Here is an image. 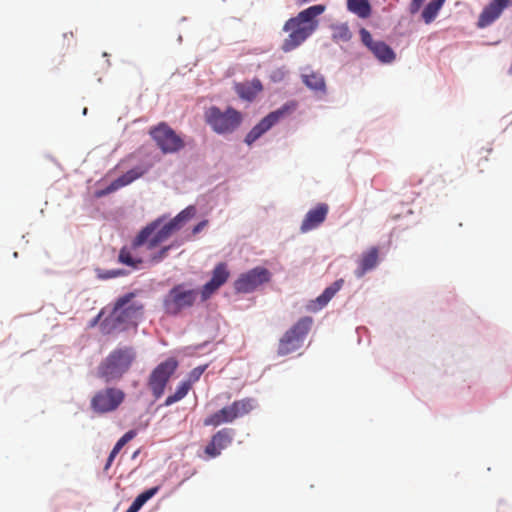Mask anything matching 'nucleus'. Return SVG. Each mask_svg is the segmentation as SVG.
Here are the masks:
<instances>
[{"label":"nucleus","mask_w":512,"mask_h":512,"mask_svg":"<svg viewBox=\"0 0 512 512\" xmlns=\"http://www.w3.org/2000/svg\"><path fill=\"white\" fill-rule=\"evenodd\" d=\"M325 10V5H313L288 19L283 26V31L287 32L288 36L284 39L281 49L290 52L305 42L318 28L317 17Z\"/></svg>","instance_id":"nucleus-1"},{"label":"nucleus","mask_w":512,"mask_h":512,"mask_svg":"<svg viewBox=\"0 0 512 512\" xmlns=\"http://www.w3.org/2000/svg\"><path fill=\"white\" fill-rule=\"evenodd\" d=\"M195 213V207L189 206L159 229V220L150 223L135 237L133 240V248L138 249L145 246L148 250L155 249L170 238L173 233L178 231L183 223L191 219Z\"/></svg>","instance_id":"nucleus-2"},{"label":"nucleus","mask_w":512,"mask_h":512,"mask_svg":"<svg viewBox=\"0 0 512 512\" xmlns=\"http://www.w3.org/2000/svg\"><path fill=\"white\" fill-rule=\"evenodd\" d=\"M136 294L129 292L119 297L112 312L101 323V332L110 334L118 329H125L128 325H136L143 315L144 305L135 300Z\"/></svg>","instance_id":"nucleus-3"},{"label":"nucleus","mask_w":512,"mask_h":512,"mask_svg":"<svg viewBox=\"0 0 512 512\" xmlns=\"http://www.w3.org/2000/svg\"><path fill=\"white\" fill-rule=\"evenodd\" d=\"M136 358L134 347H116L100 362L97 375L106 383L119 381L131 369Z\"/></svg>","instance_id":"nucleus-4"},{"label":"nucleus","mask_w":512,"mask_h":512,"mask_svg":"<svg viewBox=\"0 0 512 512\" xmlns=\"http://www.w3.org/2000/svg\"><path fill=\"white\" fill-rule=\"evenodd\" d=\"M198 297L196 289L188 288L185 283L172 287L163 299V309L167 315L177 316L194 306Z\"/></svg>","instance_id":"nucleus-5"},{"label":"nucleus","mask_w":512,"mask_h":512,"mask_svg":"<svg viewBox=\"0 0 512 512\" xmlns=\"http://www.w3.org/2000/svg\"><path fill=\"white\" fill-rule=\"evenodd\" d=\"M312 323L313 320L311 317H303L299 319L280 338L277 354L279 356H286L300 349L311 329Z\"/></svg>","instance_id":"nucleus-6"},{"label":"nucleus","mask_w":512,"mask_h":512,"mask_svg":"<svg viewBox=\"0 0 512 512\" xmlns=\"http://www.w3.org/2000/svg\"><path fill=\"white\" fill-rule=\"evenodd\" d=\"M205 120L214 132L228 134L239 127L242 122V115L231 107L221 111L220 108L212 106L205 112Z\"/></svg>","instance_id":"nucleus-7"},{"label":"nucleus","mask_w":512,"mask_h":512,"mask_svg":"<svg viewBox=\"0 0 512 512\" xmlns=\"http://www.w3.org/2000/svg\"><path fill=\"white\" fill-rule=\"evenodd\" d=\"M126 397L122 389L106 387L97 391L90 401L91 409L97 414H106L119 408Z\"/></svg>","instance_id":"nucleus-8"},{"label":"nucleus","mask_w":512,"mask_h":512,"mask_svg":"<svg viewBox=\"0 0 512 512\" xmlns=\"http://www.w3.org/2000/svg\"><path fill=\"white\" fill-rule=\"evenodd\" d=\"M149 134L164 154L176 153L185 146L181 136L164 122L152 127Z\"/></svg>","instance_id":"nucleus-9"},{"label":"nucleus","mask_w":512,"mask_h":512,"mask_svg":"<svg viewBox=\"0 0 512 512\" xmlns=\"http://www.w3.org/2000/svg\"><path fill=\"white\" fill-rule=\"evenodd\" d=\"M271 272L262 266H257L241 273L234 281V289L237 293L248 294L254 292L261 285L270 282Z\"/></svg>","instance_id":"nucleus-10"},{"label":"nucleus","mask_w":512,"mask_h":512,"mask_svg":"<svg viewBox=\"0 0 512 512\" xmlns=\"http://www.w3.org/2000/svg\"><path fill=\"white\" fill-rule=\"evenodd\" d=\"M177 366L178 362L174 358H169L157 365L151 372L148 386L155 399H159L163 395L165 387Z\"/></svg>","instance_id":"nucleus-11"},{"label":"nucleus","mask_w":512,"mask_h":512,"mask_svg":"<svg viewBox=\"0 0 512 512\" xmlns=\"http://www.w3.org/2000/svg\"><path fill=\"white\" fill-rule=\"evenodd\" d=\"M297 107L295 101L285 103L279 109L270 112L265 116L257 125H255L251 131L246 135L245 142L248 145L254 143L260 138L266 131L273 127L281 118L292 113Z\"/></svg>","instance_id":"nucleus-12"},{"label":"nucleus","mask_w":512,"mask_h":512,"mask_svg":"<svg viewBox=\"0 0 512 512\" xmlns=\"http://www.w3.org/2000/svg\"><path fill=\"white\" fill-rule=\"evenodd\" d=\"M297 107L295 101L285 103L279 109L270 112L265 116L257 125H255L251 131L246 135L245 142L248 145L254 143L260 138L266 131L273 127L281 118L292 113Z\"/></svg>","instance_id":"nucleus-13"},{"label":"nucleus","mask_w":512,"mask_h":512,"mask_svg":"<svg viewBox=\"0 0 512 512\" xmlns=\"http://www.w3.org/2000/svg\"><path fill=\"white\" fill-rule=\"evenodd\" d=\"M359 33L362 43L380 62L388 64L395 60V52L384 41L374 40L371 33L365 28H362Z\"/></svg>","instance_id":"nucleus-14"},{"label":"nucleus","mask_w":512,"mask_h":512,"mask_svg":"<svg viewBox=\"0 0 512 512\" xmlns=\"http://www.w3.org/2000/svg\"><path fill=\"white\" fill-rule=\"evenodd\" d=\"M230 276L227 264L218 263L212 271L211 279L203 285L200 294L202 301L208 300L222 285H224Z\"/></svg>","instance_id":"nucleus-15"},{"label":"nucleus","mask_w":512,"mask_h":512,"mask_svg":"<svg viewBox=\"0 0 512 512\" xmlns=\"http://www.w3.org/2000/svg\"><path fill=\"white\" fill-rule=\"evenodd\" d=\"M234 430L232 428H223L215 433L205 448V453L210 458H215L221 454V451L227 448L233 441Z\"/></svg>","instance_id":"nucleus-16"},{"label":"nucleus","mask_w":512,"mask_h":512,"mask_svg":"<svg viewBox=\"0 0 512 512\" xmlns=\"http://www.w3.org/2000/svg\"><path fill=\"white\" fill-rule=\"evenodd\" d=\"M329 212V206L326 203H319L310 209L302 220L300 231L307 233L318 228L326 219Z\"/></svg>","instance_id":"nucleus-17"},{"label":"nucleus","mask_w":512,"mask_h":512,"mask_svg":"<svg viewBox=\"0 0 512 512\" xmlns=\"http://www.w3.org/2000/svg\"><path fill=\"white\" fill-rule=\"evenodd\" d=\"M510 0H491L479 15L477 25L480 28L487 27L496 21L502 12L509 6Z\"/></svg>","instance_id":"nucleus-18"},{"label":"nucleus","mask_w":512,"mask_h":512,"mask_svg":"<svg viewBox=\"0 0 512 512\" xmlns=\"http://www.w3.org/2000/svg\"><path fill=\"white\" fill-rule=\"evenodd\" d=\"M235 89L240 98L252 101L263 90V86L261 81L255 78L250 82L237 84Z\"/></svg>","instance_id":"nucleus-19"},{"label":"nucleus","mask_w":512,"mask_h":512,"mask_svg":"<svg viewBox=\"0 0 512 512\" xmlns=\"http://www.w3.org/2000/svg\"><path fill=\"white\" fill-rule=\"evenodd\" d=\"M378 248L371 247L368 251L364 252L359 260V267L355 271L357 277H362L367 271L376 267L378 263Z\"/></svg>","instance_id":"nucleus-20"},{"label":"nucleus","mask_w":512,"mask_h":512,"mask_svg":"<svg viewBox=\"0 0 512 512\" xmlns=\"http://www.w3.org/2000/svg\"><path fill=\"white\" fill-rule=\"evenodd\" d=\"M235 419H237V418H236L235 414L233 413V408L231 405H229V406L223 407L219 411H217V412L211 414L209 417H207L204 420V425L217 427L224 423H231Z\"/></svg>","instance_id":"nucleus-21"},{"label":"nucleus","mask_w":512,"mask_h":512,"mask_svg":"<svg viewBox=\"0 0 512 512\" xmlns=\"http://www.w3.org/2000/svg\"><path fill=\"white\" fill-rule=\"evenodd\" d=\"M344 283L343 279L336 280L330 286H328L321 295H319L315 301H313L314 307L312 310L316 311L325 307L328 302L335 296V294L342 288Z\"/></svg>","instance_id":"nucleus-22"},{"label":"nucleus","mask_w":512,"mask_h":512,"mask_svg":"<svg viewBox=\"0 0 512 512\" xmlns=\"http://www.w3.org/2000/svg\"><path fill=\"white\" fill-rule=\"evenodd\" d=\"M303 83L311 90L326 93V83L323 75L319 72L310 71L301 75Z\"/></svg>","instance_id":"nucleus-23"},{"label":"nucleus","mask_w":512,"mask_h":512,"mask_svg":"<svg viewBox=\"0 0 512 512\" xmlns=\"http://www.w3.org/2000/svg\"><path fill=\"white\" fill-rule=\"evenodd\" d=\"M347 9L362 19L370 17L372 12L368 0H347Z\"/></svg>","instance_id":"nucleus-24"},{"label":"nucleus","mask_w":512,"mask_h":512,"mask_svg":"<svg viewBox=\"0 0 512 512\" xmlns=\"http://www.w3.org/2000/svg\"><path fill=\"white\" fill-rule=\"evenodd\" d=\"M142 174H143V172L140 171L139 169H131V170L127 171L125 174H123L122 176L115 179L109 185L107 190H108V192H113L121 187H124V186L132 183L134 180L138 179L139 177H141Z\"/></svg>","instance_id":"nucleus-25"},{"label":"nucleus","mask_w":512,"mask_h":512,"mask_svg":"<svg viewBox=\"0 0 512 512\" xmlns=\"http://www.w3.org/2000/svg\"><path fill=\"white\" fill-rule=\"evenodd\" d=\"M136 249L133 248V244L130 248L123 247L118 255V261L121 264L132 267L134 269L138 268V266L142 263V259L138 256L133 255V251Z\"/></svg>","instance_id":"nucleus-26"},{"label":"nucleus","mask_w":512,"mask_h":512,"mask_svg":"<svg viewBox=\"0 0 512 512\" xmlns=\"http://www.w3.org/2000/svg\"><path fill=\"white\" fill-rule=\"evenodd\" d=\"M332 39L334 42H349L352 38V33L347 23H338L331 25Z\"/></svg>","instance_id":"nucleus-27"},{"label":"nucleus","mask_w":512,"mask_h":512,"mask_svg":"<svg viewBox=\"0 0 512 512\" xmlns=\"http://www.w3.org/2000/svg\"><path fill=\"white\" fill-rule=\"evenodd\" d=\"M445 0H432L422 11V19L425 23H431L437 16L438 12L442 8Z\"/></svg>","instance_id":"nucleus-28"},{"label":"nucleus","mask_w":512,"mask_h":512,"mask_svg":"<svg viewBox=\"0 0 512 512\" xmlns=\"http://www.w3.org/2000/svg\"><path fill=\"white\" fill-rule=\"evenodd\" d=\"M233 408V413L236 418L243 417L247 415L254 408V401L251 398H245L241 400L234 401L231 404Z\"/></svg>","instance_id":"nucleus-29"},{"label":"nucleus","mask_w":512,"mask_h":512,"mask_svg":"<svg viewBox=\"0 0 512 512\" xmlns=\"http://www.w3.org/2000/svg\"><path fill=\"white\" fill-rule=\"evenodd\" d=\"M192 387L190 386V383H186L185 381H182L180 385L177 387L174 394L168 396L164 402L165 406H170L180 400H182L189 392V390Z\"/></svg>","instance_id":"nucleus-30"},{"label":"nucleus","mask_w":512,"mask_h":512,"mask_svg":"<svg viewBox=\"0 0 512 512\" xmlns=\"http://www.w3.org/2000/svg\"><path fill=\"white\" fill-rule=\"evenodd\" d=\"M206 368V365L195 367L190 371L188 378L184 381L186 383H190V386L192 387V385L200 379Z\"/></svg>","instance_id":"nucleus-31"},{"label":"nucleus","mask_w":512,"mask_h":512,"mask_svg":"<svg viewBox=\"0 0 512 512\" xmlns=\"http://www.w3.org/2000/svg\"><path fill=\"white\" fill-rule=\"evenodd\" d=\"M287 73L288 71L285 67L276 68L271 72L270 79L273 82H281L286 78Z\"/></svg>","instance_id":"nucleus-32"},{"label":"nucleus","mask_w":512,"mask_h":512,"mask_svg":"<svg viewBox=\"0 0 512 512\" xmlns=\"http://www.w3.org/2000/svg\"><path fill=\"white\" fill-rule=\"evenodd\" d=\"M159 490V487H152L141 494H139L136 498L142 504H145L149 499H151Z\"/></svg>","instance_id":"nucleus-33"},{"label":"nucleus","mask_w":512,"mask_h":512,"mask_svg":"<svg viewBox=\"0 0 512 512\" xmlns=\"http://www.w3.org/2000/svg\"><path fill=\"white\" fill-rule=\"evenodd\" d=\"M123 275H125V272L120 269L108 270V271H103V272L98 273V277L103 280L110 279V278H116V277L123 276Z\"/></svg>","instance_id":"nucleus-34"},{"label":"nucleus","mask_w":512,"mask_h":512,"mask_svg":"<svg viewBox=\"0 0 512 512\" xmlns=\"http://www.w3.org/2000/svg\"><path fill=\"white\" fill-rule=\"evenodd\" d=\"M170 246L162 247L157 253L151 255V260L153 262H159L167 256L168 251L170 250Z\"/></svg>","instance_id":"nucleus-35"},{"label":"nucleus","mask_w":512,"mask_h":512,"mask_svg":"<svg viewBox=\"0 0 512 512\" xmlns=\"http://www.w3.org/2000/svg\"><path fill=\"white\" fill-rule=\"evenodd\" d=\"M136 434L137 433L135 430H129L118 441L122 445H126L129 441H131L136 436Z\"/></svg>","instance_id":"nucleus-36"},{"label":"nucleus","mask_w":512,"mask_h":512,"mask_svg":"<svg viewBox=\"0 0 512 512\" xmlns=\"http://www.w3.org/2000/svg\"><path fill=\"white\" fill-rule=\"evenodd\" d=\"M143 505L144 504H142L141 502H139L137 498H135V500L132 502V504L126 510V512H138Z\"/></svg>","instance_id":"nucleus-37"},{"label":"nucleus","mask_w":512,"mask_h":512,"mask_svg":"<svg viewBox=\"0 0 512 512\" xmlns=\"http://www.w3.org/2000/svg\"><path fill=\"white\" fill-rule=\"evenodd\" d=\"M118 453L119 452H114V449H112V451L110 452L108 459L106 461L105 467H104L105 471H107L111 467V465Z\"/></svg>","instance_id":"nucleus-38"},{"label":"nucleus","mask_w":512,"mask_h":512,"mask_svg":"<svg viewBox=\"0 0 512 512\" xmlns=\"http://www.w3.org/2000/svg\"><path fill=\"white\" fill-rule=\"evenodd\" d=\"M118 453L119 452H114V449H112V451L110 452L108 459L106 461L105 467H104L105 471H107L111 467V465Z\"/></svg>","instance_id":"nucleus-39"},{"label":"nucleus","mask_w":512,"mask_h":512,"mask_svg":"<svg viewBox=\"0 0 512 512\" xmlns=\"http://www.w3.org/2000/svg\"><path fill=\"white\" fill-rule=\"evenodd\" d=\"M423 1L420 0H412V3L410 5V12L412 14L418 12L422 6Z\"/></svg>","instance_id":"nucleus-40"},{"label":"nucleus","mask_w":512,"mask_h":512,"mask_svg":"<svg viewBox=\"0 0 512 512\" xmlns=\"http://www.w3.org/2000/svg\"><path fill=\"white\" fill-rule=\"evenodd\" d=\"M423 1L420 0H412V3L410 5V12L412 14L418 12L422 6Z\"/></svg>","instance_id":"nucleus-41"},{"label":"nucleus","mask_w":512,"mask_h":512,"mask_svg":"<svg viewBox=\"0 0 512 512\" xmlns=\"http://www.w3.org/2000/svg\"><path fill=\"white\" fill-rule=\"evenodd\" d=\"M103 314H104V311H103V310H101V311L98 313V315H97L96 317H94V318L90 321V323H89V327H95L97 324H100V325H101V323H102L101 318H102Z\"/></svg>","instance_id":"nucleus-42"},{"label":"nucleus","mask_w":512,"mask_h":512,"mask_svg":"<svg viewBox=\"0 0 512 512\" xmlns=\"http://www.w3.org/2000/svg\"><path fill=\"white\" fill-rule=\"evenodd\" d=\"M206 225V221H202L200 223H198L194 228H193V233L194 234H197L199 233L203 228L204 226Z\"/></svg>","instance_id":"nucleus-43"},{"label":"nucleus","mask_w":512,"mask_h":512,"mask_svg":"<svg viewBox=\"0 0 512 512\" xmlns=\"http://www.w3.org/2000/svg\"><path fill=\"white\" fill-rule=\"evenodd\" d=\"M125 445H122L119 441H117V443L115 444V446L113 447L114 449V452H120V450L124 447Z\"/></svg>","instance_id":"nucleus-44"},{"label":"nucleus","mask_w":512,"mask_h":512,"mask_svg":"<svg viewBox=\"0 0 512 512\" xmlns=\"http://www.w3.org/2000/svg\"><path fill=\"white\" fill-rule=\"evenodd\" d=\"M297 5H303L307 3L309 0H295Z\"/></svg>","instance_id":"nucleus-45"}]
</instances>
